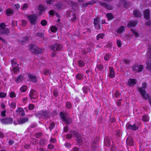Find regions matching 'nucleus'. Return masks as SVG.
Masks as SVG:
<instances>
[{
	"label": "nucleus",
	"mask_w": 151,
	"mask_h": 151,
	"mask_svg": "<svg viewBox=\"0 0 151 151\" xmlns=\"http://www.w3.org/2000/svg\"><path fill=\"white\" fill-rule=\"evenodd\" d=\"M147 83L146 82L143 83L142 84V87L139 88V90L142 96L145 99H149L150 104L151 105V98L149 97L148 95L146 93L145 89L147 86Z\"/></svg>",
	"instance_id": "f257e3e1"
},
{
	"label": "nucleus",
	"mask_w": 151,
	"mask_h": 151,
	"mask_svg": "<svg viewBox=\"0 0 151 151\" xmlns=\"http://www.w3.org/2000/svg\"><path fill=\"white\" fill-rule=\"evenodd\" d=\"M35 116L40 118L42 117H44L45 119L50 118V113L49 111L46 110H42L38 111L35 114Z\"/></svg>",
	"instance_id": "f03ea898"
},
{
	"label": "nucleus",
	"mask_w": 151,
	"mask_h": 151,
	"mask_svg": "<svg viewBox=\"0 0 151 151\" xmlns=\"http://www.w3.org/2000/svg\"><path fill=\"white\" fill-rule=\"evenodd\" d=\"M6 25L4 23L0 24V34L1 35H8L9 33V30L6 27Z\"/></svg>",
	"instance_id": "7ed1b4c3"
},
{
	"label": "nucleus",
	"mask_w": 151,
	"mask_h": 151,
	"mask_svg": "<svg viewBox=\"0 0 151 151\" xmlns=\"http://www.w3.org/2000/svg\"><path fill=\"white\" fill-rule=\"evenodd\" d=\"M60 117L63 119L65 124L69 125L72 123V120L70 118L67 116L63 112H61L60 113Z\"/></svg>",
	"instance_id": "20e7f679"
},
{
	"label": "nucleus",
	"mask_w": 151,
	"mask_h": 151,
	"mask_svg": "<svg viewBox=\"0 0 151 151\" xmlns=\"http://www.w3.org/2000/svg\"><path fill=\"white\" fill-rule=\"evenodd\" d=\"M29 96L30 99L33 102H37V101H33V99H36L37 97V93L36 91L32 89L30 91L29 94Z\"/></svg>",
	"instance_id": "39448f33"
},
{
	"label": "nucleus",
	"mask_w": 151,
	"mask_h": 151,
	"mask_svg": "<svg viewBox=\"0 0 151 151\" xmlns=\"http://www.w3.org/2000/svg\"><path fill=\"white\" fill-rule=\"evenodd\" d=\"M127 147L129 151H132V138L131 137H128L126 140Z\"/></svg>",
	"instance_id": "423d86ee"
},
{
	"label": "nucleus",
	"mask_w": 151,
	"mask_h": 151,
	"mask_svg": "<svg viewBox=\"0 0 151 151\" xmlns=\"http://www.w3.org/2000/svg\"><path fill=\"white\" fill-rule=\"evenodd\" d=\"M62 46L60 44L56 43L53 45H52L50 46L51 49L53 50L54 51L56 52L60 50Z\"/></svg>",
	"instance_id": "0eeeda50"
},
{
	"label": "nucleus",
	"mask_w": 151,
	"mask_h": 151,
	"mask_svg": "<svg viewBox=\"0 0 151 151\" xmlns=\"http://www.w3.org/2000/svg\"><path fill=\"white\" fill-rule=\"evenodd\" d=\"M2 124H10L12 123L13 120L11 118H6L0 119Z\"/></svg>",
	"instance_id": "6e6552de"
},
{
	"label": "nucleus",
	"mask_w": 151,
	"mask_h": 151,
	"mask_svg": "<svg viewBox=\"0 0 151 151\" xmlns=\"http://www.w3.org/2000/svg\"><path fill=\"white\" fill-rule=\"evenodd\" d=\"M28 19L31 23L33 25H35L36 23L37 17L34 14H32L28 17Z\"/></svg>",
	"instance_id": "1a4fd4ad"
},
{
	"label": "nucleus",
	"mask_w": 151,
	"mask_h": 151,
	"mask_svg": "<svg viewBox=\"0 0 151 151\" xmlns=\"http://www.w3.org/2000/svg\"><path fill=\"white\" fill-rule=\"evenodd\" d=\"M99 139L98 138H96L93 141L92 144V148L93 150H95L98 147Z\"/></svg>",
	"instance_id": "9d476101"
},
{
	"label": "nucleus",
	"mask_w": 151,
	"mask_h": 151,
	"mask_svg": "<svg viewBox=\"0 0 151 151\" xmlns=\"http://www.w3.org/2000/svg\"><path fill=\"white\" fill-rule=\"evenodd\" d=\"M144 67L142 65H137L134 67L133 66V70L135 71L136 72L139 73L143 69Z\"/></svg>",
	"instance_id": "9b49d317"
},
{
	"label": "nucleus",
	"mask_w": 151,
	"mask_h": 151,
	"mask_svg": "<svg viewBox=\"0 0 151 151\" xmlns=\"http://www.w3.org/2000/svg\"><path fill=\"white\" fill-rule=\"evenodd\" d=\"M29 38L28 36H25L23 37L22 40H19L18 42L22 45H24L27 43L29 40Z\"/></svg>",
	"instance_id": "f8f14e48"
},
{
	"label": "nucleus",
	"mask_w": 151,
	"mask_h": 151,
	"mask_svg": "<svg viewBox=\"0 0 151 151\" xmlns=\"http://www.w3.org/2000/svg\"><path fill=\"white\" fill-rule=\"evenodd\" d=\"M150 12L148 9L145 10L144 12V18L146 20H148L150 19Z\"/></svg>",
	"instance_id": "ddd939ff"
},
{
	"label": "nucleus",
	"mask_w": 151,
	"mask_h": 151,
	"mask_svg": "<svg viewBox=\"0 0 151 151\" xmlns=\"http://www.w3.org/2000/svg\"><path fill=\"white\" fill-rule=\"evenodd\" d=\"M110 138L109 136H107L104 139V145L107 147H109L110 145Z\"/></svg>",
	"instance_id": "4468645a"
},
{
	"label": "nucleus",
	"mask_w": 151,
	"mask_h": 151,
	"mask_svg": "<svg viewBox=\"0 0 151 151\" xmlns=\"http://www.w3.org/2000/svg\"><path fill=\"white\" fill-rule=\"evenodd\" d=\"M99 4L102 6H103L104 8H105L106 9L109 10H111L112 9V7L108 5L106 3L103 2L102 1L99 2Z\"/></svg>",
	"instance_id": "2eb2a0df"
},
{
	"label": "nucleus",
	"mask_w": 151,
	"mask_h": 151,
	"mask_svg": "<svg viewBox=\"0 0 151 151\" xmlns=\"http://www.w3.org/2000/svg\"><path fill=\"white\" fill-rule=\"evenodd\" d=\"M109 70H110V73L109 76L110 78H113L115 76V74L113 70V68L112 67H109Z\"/></svg>",
	"instance_id": "dca6fc26"
},
{
	"label": "nucleus",
	"mask_w": 151,
	"mask_h": 151,
	"mask_svg": "<svg viewBox=\"0 0 151 151\" xmlns=\"http://www.w3.org/2000/svg\"><path fill=\"white\" fill-rule=\"evenodd\" d=\"M28 77L30 81L33 83H36L37 82L36 76H34L30 74H28Z\"/></svg>",
	"instance_id": "f3484780"
},
{
	"label": "nucleus",
	"mask_w": 151,
	"mask_h": 151,
	"mask_svg": "<svg viewBox=\"0 0 151 151\" xmlns=\"http://www.w3.org/2000/svg\"><path fill=\"white\" fill-rule=\"evenodd\" d=\"M28 121V119L27 117H24L22 119H19L17 120L18 124H22Z\"/></svg>",
	"instance_id": "a211bd4d"
},
{
	"label": "nucleus",
	"mask_w": 151,
	"mask_h": 151,
	"mask_svg": "<svg viewBox=\"0 0 151 151\" xmlns=\"http://www.w3.org/2000/svg\"><path fill=\"white\" fill-rule=\"evenodd\" d=\"M23 79V76L22 75L19 76L15 78L14 80L17 83L21 82Z\"/></svg>",
	"instance_id": "6ab92c4d"
},
{
	"label": "nucleus",
	"mask_w": 151,
	"mask_h": 151,
	"mask_svg": "<svg viewBox=\"0 0 151 151\" xmlns=\"http://www.w3.org/2000/svg\"><path fill=\"white\" fill-rule=\"evenodd\" d=\"M133 13L135 17L139 18L141 16V14L140 12L137 10H134L133 12Z\"/></svg>",
	"instance_id": "aec40b11"
},
{
	"label": "nucleus",
	"mask_w": 151,
	"mask_h": 151,
	"mask_svg": "<svg viewBox=\"0 0 151 151\" xmlns=\"http://www.w3.org/2000/svg\"><path fill=\"white\" fill-rule=\"evenodd\" d=\"M78 143V145H81L83 143L82 137L80 134H79L76 137Z\"/></svg>",
	"instance_id": "412c9836"
},
{
	"label": "nucleus",
	"mask_w": 151,
	"mask_h": 151,
	"mask_svg": "<svg viewBox=\"0 0 151 151\" xmlns=\"http://www.w3.org/2000/svg\"><path fill=\"white\" fill-rule=\"evenodd\" d=\"M104 67L103 65L101 64H98L96 66V68H95V70L97 72L98 70L100 71H102L104 69Z\"/></svg>",
	"instance_id": "4be33fe9"
},
{
	"label": "nucleus",
	"mask_w": 151,
	"mask_h": 151,
	"mask_svg": "<svg viewBox=\"0 0 151 151\" xmlns=\"http://www.w3.org/2000/svg\"><path fill=\"white\" fill-rule=\"evenodd\" d=\"M42 50L41 49L39 48H35V49H33L32 50V52L35 54L38 55L41 52Z\"/></svg>",
	"instance_id": "5701e85b"
},
{
	"label": "nucleus",
	"mask_w": 151,
	"mask_h": 151,
	"mask_svg": "<svg viewBox=\"0 0 151 151\" xmlns=\"http://www.w3.org/2000/svg\"><path fill=\"white\" fill-rule=\"evenodd\" d=\"M6 14L7 16H12L14 14V11L11 9H8L6 10Z\"/></svg>",
	"instance_id": "b1692460"
},
{
	"label": "nucleus",
	"mask_w": 151,
	"mask_h": 151,
	"mask_svg": "<svg viewBox=\"0 0 151 151\" xmlns=\"http://www.w3.org/2000/svg\"><path fill=\"white\" fill-rule=\"evenodd\" d=\"M147 58L149 60L151 59V47H148V50L147 52Z\"/></svg>",
	"instance_id": "393cba45"
},
{
	"label": "nucleus",
	"mask_w": 151,
	"mask_h": 151,
	"mask_svg": "<svg viewBox=\"0 0 151 151\" xmlns=\"http://www.w3.org/2000/svg\"><path fill=\"white\" fill-rule=\"evenodd\" d=\"M140 125V123L137 122L133 125V130H136L139 128V126Z\"/></svg>",
	"instance_id": "a878e982"
},
{
	"label": "nucleus",
	"mask_w": 151,
	"mask_h": 151,
	"mask_svg": "<svg viewBox=\"0 0 151 151\" xmlns=\"http://www.w3.org/2000/svg\"><path fill=\"white\" fill-rule=\"evenodd\" d=\"M46 140L44 139H41L39 142V144L41 146H44L46 144Z\"/></svg>",
	"instance_id": "bb28decb"
},
{
	"label": "nucleus",
	"mask_w": 151,
	"mask_h": 151,
	"mask_svg": "<svg viewBox=\"0 0 151 151\" xmlns=\"http://www.w3.org/2000/svg\"><path fill=\"white\" fill-rule=\"evenodd\" d=\"M101 23L100 18L97 17L96 18L94 19L93 24H99Z\"/></svg>",
	"instance_id": "cd10ccee"
},
{
	"label": "nucleus",
	"mask_w": 151,
	"mask_h": 151,
	"mask_svg": "<svg viewBox=\"0 0 151 151\" xmlns=\"http://www.w3.org/2000/svg\"><path fill=\"white\" fill-rule=\"evenodd\" d=\"M124 27L123 26H121L118 29L117 32L118 33L121 34L124 31Z\"/></svg>",
	"instance_id": "c85d7f7f"
},
{
	"label": "nucleus",
	"mask_w": 151,
	"mask_h": 151,
	"mask_svg": "<svg viewBox=\"0 0 151 151\" xmlns=\"http://www.w3.org/2000/svg\"><path fill=\"white\" fill-rule=\"evenodd\" d=\"M147 64V68L148 70H151V60L150 61H147L146 63Z\"/></svg>",
	"instance_id": "c756f323"
},
{
	"label": "nucleus",
	"mask_w": 151,
	"mask_h": 151,
	"mask_svg": "<svg viewBox=\"0 0 151 151\" xmlns=\"http://www.w3.org/2000/svg\"><path fill=\"white\" fill-rule=\"evenodd\" d=\"M70 133L72 134V136L73 135L75 137H76L79 134L77 132L74 130L70 131Z\"/></svg>",
	"instance_id": "7c9ffc66"
},
{
	"label": "nucleus",
	"mask_w": 151,
	"mask_h": 151,
	"mask_svg": "<svg viewBox=\"0 0 151 151\" xmlns=\"http://www.w3.org/2000/svg\"><path fill=\"white\" fill-rule=\"evenodd\" d=\"M50 30L52 32H55L57 31L58 29L55 26H53L51 27Z\"/></svg>",
	"instance_id": "2f4dec72"
},
{
	"label": "nucleus",
	"mask_w": 151,
	"mask_h": 151,
	"mask_svg": "<svg viewBox=\"0 0 151 151\" xmlns=\"http://www.w3.org/2000/svg\"><path fill=\"white\" fill-rule=\"evenodd\" d=\"M78 63L80 67H83L85 65V63L82 60H78Z\"/></svg>",
	"instance_id": "473e14b6"
},
{
	"label": "nucleus",
	"mask_w": 151,
	"mask_h": 151,
	"mask_svg": "<svg viewBox=\"0 0 151 151\" xmlns=\"http://www.w3.org/2000/svg\"><path fill=\"white\" fill-rule=\"evenodd\" d=\"M142 120L143 121L146 122L149 121V118L148 116L146 115H144L142 116Z\"/></svg>",
	"instance_id": "72a5a7b5"
},
{
	"label": "nucleus",
	"mask_w": 151,
	"mask_h": 151,
	"mask_svg": "<svg viewBox=\"0 0 151 151\" xmlns=\"http://www.w3.org/2000/svg\"><path fill=\"white\" fill-rule=\"evenodd\" d=\"M106 16L109 20H111L114 18V16L111 13H108L106 14Z\"/></svg>",
	"instance_id": "f704fd0d"
},
{
	"label": "nucleus",
	"mask_w": 151,
	"mask_h": 151,
	"mask_svg": "<svg viewBox=\"0 0 151 151\" xmlns=\"http://www.w3.org/2000/svg\"><path fill=\"white\" fill-rule=\"evenodd\" d=\"M127 85L129 87H132V79L129 78L127 83Z\"/></svg>",
	"instance_id": "c9c22d12"
},
{
	"label": "nucleus",
	"mask_w": 151,
	"mask_h": 151,
	"mask_svg": "<svg viewBox=\"0 0 151 151\" xmlns=\"http://www.w3.org/2000/svg\"><path fill=\"white\" fill-rule=\"evenodd\" d=\"M43 72L44 74L45 75H47L49 74H50L51 73L50 70L47 69L45 70Z\"/></svg>",
	"instance_id": "e433bc0d"
},
{
	"label": "nucleus",
	"mask_w": 151,
	"mask_h": 151,
	"mask_svg": "<svg viewBox=\"0 0 151 151\" xmlns=\"http://www.w3.org/2000/svg\"><path fill=\"white\" fill-rule=\"evenodd\" d=\"M11 62L13 67L14 66H15L18 65L16 63L15 60L14 59L13 60H11Z\"/></svg>",
	"instance_id": "4c0bfd02"
},
{
	"label": "nucleus",
	"mask_w": 151,
	"mask_h": 151,
	"mask_svg": "<svg viewBox=\"0 0 151 151\" xmlns=\"http://www.w3.org/2000/svg\"><path fill=\"white\" fill-rule=\"evenodd\" d=\"M27 89V87L26 86H22L20 88V91L22 92H25L26 90Z\"/></svg>",
	"instance_id": "58836bf2"
},
{
	"label": "nucleus",
	"mask_w": 151,
	"mask_h": 151,
	"mask_svg": "<svg viewBox=\"0 0 151 151\" xmlns=\"http://www.w3.org/2000/svg\"><path fill=\"white\" fill-rule=\"evenodd\" d=\"M111 55L109 54L108 53L106 54L105 56H104V59L106 60H108L111 57Z\"/></svg>",
	"instance_id": "ea45409f"
},
{
	"label": "nucleus",
	"mask_w": 151,
	"mask_h": 151,
	"mask_svg": "<svg viewBox=\"0 0 151 151\" xmlns=\"http://www.w3.org/2000/svg\"><path fill=\"white\" fill-rule=\"evenodd\" d=\"M9 106L11 108L14 109L16 107V104L15 102H13L10 104Z\"/></svg>",
	"instance_id": "a19ab883"
},
{
	"label": "nucleus",
	"mask_w": 151,
	"mask_h": 151,
	"mask_svg": "<svg viewBox=\"0 0 151 151\" xmlns=\"http://www.w3.org/2000/svg\"><path fill=\"white\" fill-rule=\"evenodd\" d=\"M126 128L127 130L132 129V125L130 124L129 123H127L126 125Z\"/></svg>",
	"instance_id": "79ce46f5"
},
{
	"label": "nucleus",
	"mask_w": 151,
	"mask_h": 151,
	"mask_svg": "<svg viewBox=\"0 0 151 151\" xmlns=\"http://www.w3.org/2000/svg\"><path fill=\"white\" fill-rule=\"evenodd\" d=\"M123 4L124 6L125 7L127 8L129 6V2H127L125 1H124L123 2Z\"/></svg>",
	"instance_id": "37998d69"
},
{
	"label": "nucleus",
	"mask_w": 151,
	"mask_h": 151,
	"mask_svg": "<svg viewBox=\"0 0 151 151\" xmlns=\"http://www.w3.org/2000/svg\"><path fill=\"white\" fill-rule=\"evenodd\" d=\"M55 126V123L53 122H52L50 124L49 128L50 130H51L54 128Z\"/></svg>",
	"instance_id": "c03bdc74"
},
{
	"label": "nucleus",
	"mask_w": 151,
	"mask_h": 151,
	"mask_svg": "<svg viewBox=\"0 0 151 151\" xmlns=\"http://www.w3.org/2000/svg\"><path fill=\"white\" fill-rule=\"evenodd\" d=\"M36 35L37 36L41 37H43V39L44 40H45L44 37V34L40 32L37 33L36 34Z\"/></svg>",
	"instance_id": "a18cd8bd"
},
{
	"label": "nucleus",
	"mask_w": 151,
	"mask_h": 151,
	"mask_svg": "<svg viewBox=\"0 0 151 151\" xmlns=\"http://www.w3.org/2000/svg\"><path fill=\"white\" fill-rule=\"evenodd\" d=\"M6 94L3 92H0V98H4L6 97Z\"/></svg>",
	"instance_id": "49530a36"
},
{
	"label": "nucleus",
	"mask_w": 151,
	"mask_h": 151,
	"mask_svg": "<svg viewBox=\"0 0 151 151\" xmlns=\"http://www.w3.org/2000/svg\"><path fill=\"white\" fill-rule=\"evenodd\" d=\"M28 7V5L27 4H24L22 7L21 9L23 10H25Z\"/></svg>",
	"instance_id": "de8ad7c7"
},
{
	"label": "nucleus",
	"mask_w": 151,
	"mask_h": 151,
	"mask_svg": "<svg viewBox=\"0 0 151 151\" xmlns=\"http://www.w3.org/2000/svg\"><path fill=\"white\" fill-rule=\"evenodd\" d=\"M39 10L40 11L42 12L44 11L45 10V7L42 5H40L38 8Z\"/></svg>",
	"instance_id": "09e8293b"
},
{
	"label": "nucleus",
	"mask_w": 151,
	"mask_h": 151,
	"mask_svg": "<svg viewBox=\"0 0 151 151\" xmlns=\"http://www.w3.org/2000/svg\"><path fill=\"white\" fill-rule=\"evenodd\" d=\"M71 104L69 102H67L66 104V107L68 109H70L71 107Z\"/></svg>",
	"instance_id": "8fccbe9b"
},
{
	"label": "nucleus",
	"mask_w": 151,
	"mask_h": 151,
	"mask_svg": "<svg viewBox=\"0 0 151 151\" xmlns=\"http://www.w3.org/2000/svg\"><path fill=\"white\" fill-rule=\"evenodd\" d=\"M112 42H110L107 44L105 46V47L109 48L111 49L112 47Z\"/></svg>",
	"instance_id": "3c124183"
},
{
	"label": "nucleus",
	"mask_w": 151,
	"mask_h": 151,
	"mask_svg": "<svg viewBox=\"0 0 151 151\" xmlns=\"http://www.w3.org/2000/svg\"><path fill=\"white\" fill-rule=\"evenodd\" d=\"M47 22L45 20H42L41 22V24L43 26H45L47 24Z\"/></svg>",
	"instance_id": "603ef678"
},
{
	"label": "nucleus",
	"mask_w": 151,
	"mask_h": 151,
	"mask_svg": "<svg viewBox=\"0 0 151 151\" xmlns=\"http://www.w3.org/2000/svg\"><path fill=\"white\" fill-rule=\"evenodd\" d=\"M104 36V35L102 34L98 35L97 36H96V38L97 40H99V38H101V39L103 38Z\"/></svg>",
	"instance_id": "864d4df0"
},
{
	"label": "nucleus",
	"mask_w": 151,
	"mask_h": 151,
	"mask_svg": "<svg viewBox=\"0 0 151 151\" xmlns=\"http://www.w3.org/2000/svg\"><path fill=\"white\" fill-rule=\"evenodd\" d=\"M9 95L11 98H13L16 96V94L13 91H11L9 93Z\"/></svg>",
	"instance_id": "5fc2aeb1"
},
{
	"label": "nucleus",
	"mask_w": 151,
	"mask_h": 151,
	"mask_svg": "<svg viewBox=\"0 0 151 151\" xmlns=\"http://www.w3.org/2000/svg\"><path fill=\"white\" fill-rule=\"evenodd\" d=\"M29 48L30 50L32 52V50L33 49H35V45L32 44H30L29 46Z\"/></svg>",
	"instance_id": "6e6d98bb"
},
{
	"label": "nucleus",
	"mask_w": 151,
	"mask_h": 151,
	"mask_svg": "<svg viewBox=\"0 0 151 151\" xmlns=\"http://www.w3.org/2000/svg\"><path fill=\"white\" fill-rule=\"evenodd\" d=\"M62 5V4L61 3L59 2L56 5V6L58 9H60L61 8Z\"/></svg>",
	"instance_id": "4d7b16f0"
},
{
	"label": "nucleus",
	"mask_w": 151,
	"mask_h": 151,
	"mask_svg": "<svg viewBox=\"0 0 151 151\" xmlns=\"http://www.w3.org/2000/svg\"><path fill=\"white\" fill-rule=\"evenodd\" d=\"M95 28L97 30H99L101 29V26L100 24H94Z\"/></svg>",
	"instance_id": "13d9d810"
},
{
	"label": "nucleus",
	"mask_w": 151,
	"mask_h": 151,
	"mask_svg": "<svg viewBox=\"0 0 151 151\" xmlns=\"http://www.w3.org/2000/svg\"><path fill=\"white\" fill-rule=\"evenodd\" d=\"M35 107L34 105L32 104H29V109L30 110H33Z\"/></svg>",
	"instance_id": "bf43d9fd"
},
{
	"label": "nucleus",
	"mask_w": 151,
	"mask_h": 151,
	"mask_svg": "<svg viewBox=\"0 0 151 151\" xmlns=\"http://www.w3.org/2000/svg\"><path fill=\"white\" fill-rule=\"evenodd\" d=\"M116 98H118L120 96V93L116 91L114 94Z\"/></svg>",
	"instance_id": "052dcab7"
},
{
	"label": "nucleus",
	"mask_w": 151,
	"mask_h": 151,
	"mask_svg": "<svg viewBox=\"0 0 151 151\" xmlns=\"http://www.w3.org/2000/svg\"><path fill=\"white\" fill-rule=\"evenodd\" d=\"M13 70L14 72H17L19 70L18 66H15L13 67Z\"/></svg>",
	"instance_id": "680f3d73"
},
{
	"label": "nucleus",
	"mask_w": 151,
	"mask_h": 151,
	"mask_svg": "<svg viewBox=\"0 0 151 151\" xmlns=\"http://www.w3.org/2000/svg\"><path fill=\"white\" fill-rule=\"evenodd\" d=\"M133 34H134V36H135L136 37H139V34L135 30L133 29Z\"/></svg>",
	"instance_id": "e2e57ef3"
},
{
	"label": "nucleus",
	"mask_w": 151,
	"mask_h": 151,
	"mask_svg": "<svg viewBox=\"0 0 151 151\" xmlns=\"http://www.w3.org/2000/svg\"><path fill=\"white\" fill-rule=\"evenodd\" d=\"M42 135V134L41 133H38L35 134V137L37 138H39L41 137Z\"/></svg>",
	"instance_id": "0e129e2a"
},
{
	"label": "nucleus",
	"mask_w": 151,
	"mask_h": 151,
	"mask_svg": "<svg viewBox=\"0 0 151 151\" xmlns=\"http://www.w3.org/2000/svg\"><path fill=\"white\" fill-rule=\"evenodd\" d=\"M71 11H68L67 12L66 16L67 17H70V14L72 13Z\"/></svg>",
	"instance_id": "69168bd1"
},
{
	"label": "nucleus",
	"mask_w": 151,
	"mask_h": 151,
	"mask_svg": "<svg viewBox=\"0 0 151 151\" xmlns=\"http://www.w3.org/2000/svg\"><path fill=\"white\" fill-rule=\"evenodd\" d=\"M76 77L77 79L79 80L82 79L83 78V76L80 74H77L76 76Z\"/></svg>",
	"instance_id": "338daca9"
},
{
	"label": "nucleus",
	"mask_w": 151,
	"mask_h": 151,
	"mask_svg": "<svg viewBox=\"0 0 151 151\" xmlns=\"http://www.w3.org/2000/svg\"><path fill=\"white\" fill-rule=\"evenodd\" d=\"M116 43L118 47H119L121 46L122 43L121 41L120 40H117L116 41Z\"/></svg>",
	"instance_id": "774afa93"
}]
</instances>
